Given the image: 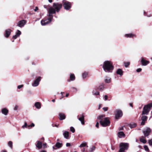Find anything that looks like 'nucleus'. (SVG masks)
Instances as JSON below:
<instances>
[{"mask_svg":"<svg viewBox=\"0 0 152 152\" xmlns=\"http://www.w3.org/2000/svg\"><path fill=\"white\" fill-rule=\"evenodd\" d=\"M23 86V85H20L18 86V88L19 89H20L21 88H22Z\"/></svg>","mask_w":152,"mask_h":152,"instance_id":"obj_46","label":"nucleus"},{"mask_svg":"<svg viewBox=\"0 0 152 152\" xmlns=\"http://www.w3.org/2000/svg\"><path fill=\"white\" fill-rule=\"evenodd\" d=\"M41 140H44V138L43 137H42V138H41Z\"/></svg>","mask_w":152,"mask_h":152,"instance_id":"obj_63","label":"nucleus"},{"mask_svg":"<svg viewBox=\"0 0 152 152\" xmlns=\"http://www.w3.org/2000/svg\"><path fill=\"white\" fill-rule=\"evenodd\" d=\"M70 130L72 133H74L75 132V129L72 126L70 127Z\"/></svg>","mask_w":152,"mask_h":152,"instance_id":"obj_37","label":"nucleus"},{"mask_svg":"<svg viewBox=\"0 0 152 152\" xmlns=\"http://www.w3.org/2000/svg\"><path fill=\"white\" fill-rule=\"evenodd\" d=\"M96 127L97 128H99V123L98 122H97L96 125Z\"/></svg>","mask_w":152,"mask_h":152,"instance_id":"obj_49","label":"nucleus"},{"mask_svg":"<svg viewBox=\"0 0 152 152\" xmlns=\"http://www.w3.org/2000/svg\"><path fill=\"white\" fill-rule=\"evenodd\" d=\"M53 127H54V126H56V127H58V125L55 124L54 125V126L53 125Z\"/></svg>","mask_w":152,"mask_h":152,"instance_id":"obj_55","label":"nucleus"},{"mask_svg":"<svg viewBox=\"0 0 152 152\" xmlns=\"http://www.w3.org/2000/svg\"><path fill=\"white\" fill-rule=\"evenodd\" d=\"M148 143L151 146H152V139L148 141Z\"/></svg>","mask_w":152,"mask_h":152,"instance_id":"obj_43","label":"nucleus"},{"mask_svg":"<svg viewBox=\"0 0 152 152\" xmlns=\"http://www.w3.org/2000/svg\"><path fill=\"white\" fill-rule=\"evenodd\" d=\"M122 112L121 110L118 109L116 110L115 118L116 119H119L120 117H122Z\"/></svg>","mask_w":152,"mask_h":152,"instance_id":"obj_7","label":"nucleus"},{"mask_svg":"<svg viewBox=\"0 0 152 152\" xmlns=\"http://www.w3.org/2000/svg\"><path fill=\"white\" fill-rule=\"evenodd\" d=\"M87 143L85 142H83L82 144H81L79 146L80 147H85L86 146Z\"/></svg>","mask_w":152,"mask_h":152,"instance_id":"obj_32","label":"nucleus"},{"mask_svg":"<svg viewBox=\"0 0 152 152\" xmlns=\"http://www.w3.org/2000/svg\"><path fill=\"white\" fill-rule=\"evenodd\" d=\"M88 75V73L87 72H84L82 74V77L83 78H86Z\"/></svg>","mask_w":152,"mask_h":152,"instance_id":"obj_34","label":"nucleus"},{"mask_svg":"<svg viewBox=\"0 0 152 152\" xmlns=\"http://www.w3.org/2000/svg\"><path fill=\"white\" fill-rule=\"evenodd\" d=\"M144 15L145 16H146L147 17H151L152 16V14L146 12L145 11L144 12Z\"/></svg>","mask_w":152,"mask_h":152,"instance_id":"obj_31","label":"nucleus"},{"mask_svg":"<svg viewBox=\"0 0 152 152\" xmlns=\"http://www.w3.org/2000/svg\"><path fill=\"white\" fill-rule=\"evenodd\" d=\"M52 102H55V99H53L52 100Z\"/></svg>","mask_w":152,"mask_h":152,"instance_id":"obj_61","label":"nucleus"},{"mask_svg":"<svg viewBox=\"0 0 152 152\" xmlns=\"http://www.w3.org/2000/svg\"><path fill=\"white\" fill-rule=\"evenodd\" d=\"M26 21L25 20L20 21L17 23V26L20 27H23L26 24Z\"/></svg>","mask_w":152,"mask_h":152,"instance_id":"obj_10","label":"nucleus"},{"mask_svg":"<svg viewBox=\"0 0 152 152\" xmlns=\"http://www.w3.org/2000/svg\"><path fill=\"white\" fill-rule=\"evenodd\" d=\"M104 115H102L98 118L99 120V123L103 127H106L110 125V122L108 118H104Z\"/></svg>","mask_w":152,"mask_h":152,"instance_id":"obj_3","label":"nucleus"},{"mask_svg":"<svg viewBox=\"0 0 152 152\" xmlns=\"http://www.w3.org/2000/svg\"><path fill=\"white\" fill-rule=\"evenodd\" d=\"M141 63L142 65L145 66L147 65L149 63V62L148 61L145 60L143 58H142L141 59Z\"/></svg>","mask_w":152,"mask_h":152,"instance_id":"obj_17","label":"nucleus"},{"mask_svg":"<svg viewBox=\"0 0 152 152\" xmlns=\"http://www.w3.org/2000/svg\"><path fill=\"white\" fill-rule=\"evenodd\" d=\"M123 71L121 69H118L116 71V74L119 75L120 77L123 75Z\"/></svg>","mask_w":152,"mask_h":152,"instance_id":"obj_13","label":"nucleus"},{"mask_svg":"<svg viewBox=\"0 0 152 152\" xmlns=\"http://www.w3.org/2000/svg\"><path fill=\"white\" fill-rule=\"evenodd\" d=\"M140 141L143 143H145L146 142V140L144 138H142L140 139Z\"/></svg>","mask_w":152,"mask_h":152,"instance_id":"obj_35","label":"nucleus"},{"mask_svg":"<svg viewBox=\"0 0 152 152\" xmlns=\"http://www.w3.org/2000/svg\"><path fill=\"white\" fill-rule=\"evenodd\" d=\"M44 148H45L46 147V143H45L43 145Z\"/></svg>","mask_w":152,"mask_h":152,"instance_id":"obj_52","label":"nucleus"},{"mask_svg":"<svg viewBox=\"0 0 152 152\" xmlns=\"http://www.w3.org/2000/svg\"><path fill=\"white\" fill-rule=\"evenodd\" d=\"M41 80V77H39L37 78L32 83V85L34 87H36L38 86L39 82Z\"/></svg>","mask_w":152,"mask_h":152,"instance_id":"obj_9","label":"nucleus"},{"mask_svg":"<svg viewBox=\"0 0 152 152\" xmlns=\"http://www.w3.org/2000/svg\"><path fill=\"white\" fill-rule=\"evenodd\" d=\"M144 148L145 151H149V148L148 147V146L147 145H145L144 147Z\"/></svg>","mask_w":152,"mask_h":152,"instance_id":"obj_38","label":"nucleus"},{"mask_svg":"<svg viewBox=\"0 0 152 152\" xmlns=\"http://www.w3.org/2000/svg\"><path fill=\"white\" fill-rule=\"evenodd\" d=\"M1 113L3 114L6 115L8 113V110L6 108H3L1 110Z\"/></svg>","mask_w":152,"mask_h":152,"instance_id":"obj_19","label":"nucleus"},{"mask_svg":"<svg viewBox=\"0 0 152 152\" xmlns=\"http://www.w3.org/2000/svg\"><path fill=\"white\" fill-rule=\"evenodd\" d=\"M152 107V103H150L145 105L143 107L142 111V115H147Z\"/></svg>","mask_w":152,"mask_h":152,"instance_id":"obj_6","label":"nucleus"},{"mask_svg":"<svg viewBox=\"0 0 152 152\" xmlns=\"http://www.w3.org/2000/svg\"><path fill=\"white\" fill-rule=\"evenodd\" d=\"M36 147L39 149H41L42 147V143L39 141H37L35 144Z\"/></svg>","mask_w":152,"mask_h":152,"instance_id":"obj_12","label":"nucleus"},{"mask_svg":"<svg viewBox=\"0 0 152 152\" xmlns=\"http://www.w3.org/2000/svg\"><path fill=\"white\" fill-rule=\"evenodd\" d=\"M63 135L64 137L66 139H69V132L66 131H65L63 133Z\"/></svg>","mask_w":152,"mask_h":152,"instance_id":"obj_20","label":"nucleus"},{"mask_svg":"<svg viewBox=\"0 0 152 152\" xmlns=\"http://www.w3.org/2000/svg\"><path fill=\"white\" fill-rule=\"evenodd\" d=\"M104 88V85L103 83H102L97 88L100 91H102Z\"/></svg>","mask_w":152,"mask_h":152,"instance_id":"obj_29","label":"nucleus"},{"mask_svg":"<svg viewBox=\"0 0 152 152\" xmlns=\"http://www.w3.org/2000/svg\"><path fill=\"white\" fill-rule=\"evenodd\" d=\"M62 146V144L61 143H59V142H57L56 145L55 146H53V149H56V148H55V147H56L57 148H59L61 147Z\"/></svg>","mask_w":152,"mask_h":152,"instance_id":"obj_21","label":"nucleus"},{"mask_svg":"<svg viewBox=\"0 0 152 152\" xmlns=\"http://www.w3.org/2000/svg\"><path fill=\"white\" fill-rule=\"evenodd\" d=\"M151 131V130L150 128H147L145 130L143 131V133L145 136H147L149 135Z\"/></svg>","mask_w":152,"mask_h":152,"instance_id":"obj_11","label":"nucleus"},{"mask_svg":"<svg viewBox=\"0 0 152 152\" xmlns=\"http://www.w3.org/2000/svg\"><path fill=\"white\" fill-rule=\"evenodd\" d=\"M64 93V92H61V93L62 96V98H63L64 97V96L63 95V94Z\"/></svg>","mask_w":152,"mask_h":152,"instance_id":"obj_56","label":"nucleus"},{"mask_svg":"<svg viewBox=\"0 0 152 152\" xmlns=\"http://www.w3.org/2000/svg\"><path fill=\"white\" fill-rule=\"evenodd\" d=\"M11 33V30L8 29L6 30L5 33V36L6 37H8L10 35Z\"/></svg>","mask_w":152,"mask_h":152,"instance_id":"obj_22","label":"nucleus"},{"mask_svg":"<svg viewBox=\"0 0 152 152\" xmlns=\"http://www.w3.org/2000/svg\"><path fill=\"white\" fill-rule=\"evenodd\" d=\"M129 144L127 143L122 142L119 145L120 149L119 152H125V150L128 149Z\"/></svg>","mask_w":152,"mask_h":152,"instance_id":"obj_5","label":"nucleus"},{"mask_svg":"<svg viewBox=\"0 0 152 152\" xmlns=\"http://www.w3.org/2000/svg\"><path fill=\"white\" fill-rule=\"evenodd\" d=\"M79 115L77 116V117L78 118V120L80 121L81 122V123L82 125H84L85 124V122L84 121V116L82 115L79 118Z\"/></svg>","mask_w":152,"mask_h":152,"instance_id":"obj_15","label":"nucleus"},{"mask_svg":"<svg viewBox=\"0 0 152 152\" xmlns=\"http://www.w3.org/2000/svg\"><path fill=\"white\" fill-rule=\"evenodd\" d=\"M53 7H50L48 11H49L51 8H52L55 11V14L56 12H58L61 8L62 5L61 4L58 3H54L53 4Z\"/></svg>","mask_w":152,"mask_h":152,"instance_id":"obj_4","label":"nucleus"},{"mask_svg":"<svg viewBox=\"0 0 152 152\" xmlns=\"http://www.w3.org/2000/svg\"><path fill=\"white\" fill-rule=\"evenodd\" d=\"M71 145L70 143H67L66 144V147H69Z\"/></svg>","mask_w":152,"mask_h":152,"instance_id":"obj_50","label":"nucleus"},{"mask_svg":"<svg viewBox=\"0 0 152 152\" xmlns=\"http://www.w3.org/2000/svg\"><path fill=\"white\" fill-rule=\"evenodd\" d=\"M8 146L11 148H12V143L11 141H10L8 142Z\"/></svg>","mask_w":152,"mask_h":152,"instance_id":"obj_33","label":"nucleus"},{"mask_svg":"<svg viewBox=\"0 0 152 152\" xmlns=\"http://www.w3.org/2000/svg\"><path fill=\"white\" fill-rule=\"evenodd\" d=\"M102 67L104 71L106 72H112L114 69L112 62L109 61L104 62Z\"/></svg>","mask_w":152,"mask_h":152,"instance_id":"obj_2","label":"nucleus"},{"mask_svg":"<svg viewBox=\"0 0 152 152\" xmlns=\"http://www.w3.org/2000/svg\"><path fill=\"white\" fill-rule=\"evenodd\" d=\"M147 119V117L146 116H142L141 118V120L142 122L141 123V125H144L145 124V121Z\"/></svg>","mask_w":152,"mask_h":152,"instance_id":"obj_14","label":"nucleus"},{"mask_svg":"<svg viewBox=\"0 0 152 152\" xmlns=\"http://www.w3.org/2000/svg\"><path fill=\"white\" fill-rule=\"evenodd\" d=\"M18 106L17 105H16L14 107V109L15 110H18Z\"/></svg>","mask_w":152,"mask_h":152,"instance_id":"obj_48","label":"nucleus"},{"mask_svg":"<svg viewBox=\"0 0 152 152\" xmlns=\"http://www.w3.org/2000/svg\"><path fill=\"white\" fill-rule=\"evenodd\" d=\"M41 152H46V151H41Z\"/></svg>","mask_w":152,"mask_h":152,"instance_id":"obj_62","label":"nucleus"},{"mask_svg":"<svg viewBox=\"0 0 152 152\" xmlns=\"http://www.w3.org/2000/svg\"><path fill=\"white\" fill-rule=\"evenodd\" d=\"M38 10V8L37 7H35V9H34V11H35V12H36V11H37V10Z\"/></svg>","mask_w":152,"mask_h":152,"instance_id":"obj_51","label":"nucleus"},{"mask_svg":"<svg viewBox=\"0 0 152 152\" xmlns=\"http://www.w3.org/2000/svg\"><path fill=\"white\" fill-rule=\"evenodd\" d=\"M107 98H108V96L107 95H105L104 96V100L105 101L107 100Z\"/></svg>","mask_w":152,"mask_h":152,"instance_id":"obj_45","label":"nucleus"},{"mask_svg":"<svg viewBox=\"0 0 152 152\" xmlns=\"http://www.w3.org/2000/svg\"><path fill=\"white\" fill-rule=\"evenodd\" d=\"M71 89L72 90V91L73 92H75L77 91V89L74 87H72L71 88Z\"/></svg>","mask_w":152,"mask_h":152,"instance_id":"obj_42","label":"nucleus"},{"mask_svg":"<svg viewBox=\"0 0 152 152\" xmlns=\"http://www.w3.org/2000/svg\"><path fill=\"white\" fill-rule=\"evenodd\" d=\"M119 130H123V128L122 127H121L120 128H119Z\"/></svg>","mask_w":152,"mask_h":152,"instance_id":"obj_54","label":"nucleus"},{"mask_svg":"<svg viewBox=\"0 0 152 152\" xmlns=\"http://www.w3.org/2000/svg\"><path fill=\"white\" fill-rule=\"evenodd\" d=\"M1 152H7V151L5 150H3Z\"/></svg>","mask_w":152,"mask_h":152,"instance_id":"obj_60","label":"nucleus"},{"mask_svg":"<svg viewBox=\"0 0 152 152\" xmlns=\"http://www.w3.org/2000/svg\"><path fill=\"white\" fill-rule=\"evenodd\" d=\"M59 119L60 120H64L66 116L64 113H60L59 115Z\"/></svg>","mask_w":152,"mask_h":152,"instance_id":"obj_25","label":"nucleus"},{"mask_svg":"<svg viewBox=\"0 0 152 152\" xmlns=\"http://www.w3.org/2000/svg\"><path fill=\"white\" fill-rule=\"evenodd\" d=\"M118 136L120 138H121L125 137V135L123 132H119L118 133Z\"/></svg>","mask_w":152,"mask_h":152,"instance_id":"obj_26","label":"nucleus"},{"mask_svg":"<svg viewBox=\"0 0 152 152\" xmlns=\"http://www.w3.org/2000/svg\"><path fill=\"white\" fill-rule=\"evenodd\" d=\"M129 64H130V63H129V62H125L124 63V65L126 67H128L129 66Z\"/></svg>","mask_w":152,"mask_h":152,"instance_id":"obj_36","label":"nucleus"},{"mask_svg":"<svg viewBox=\"0 0 152 152\" xmlns=\"http://www.w3.org/2000/svg\"><path fill=\"white\" fill-rule=\"evenodd\" d=\"M129 105H130V106L131 107H133V106H132V103H130V104H129Z\"/></svg>","mask_w":152,"mask_h":152,"instance_id":"obj_57","label":"nucleus"},{"mask_svg":"<svg viewBox=\"0 0 152 152\" xmlns=\"http://www.w3.org/2000/svg\"><path fill=\"white\" fill-rule=\"evenodd\" d=\"M70 80L73 81L75 79V77L74 74H71L70 75Z\"/></svg>","mask_w":152,"mask_h":152,"instance_id":"obj_30","label":"nucleus"},{"mask_svg":"<svg viewBox=\"0 0 152 152\" xmlns=\"http://www.w3.org/2000/svg\"><path fill=\"white\" fill-rule=\"evenodd\" d=\"M48 6H47V5H45L44 6V8H45V9H48Z\"/></svg>","mask_w":152,"mask_h":152,"instance_id":"obj_53","label":"nucleus"},{"mask_svg":"<svg viewBox=\"0 0 152 152\" xmlns=\"http://www.w3.org/2000/svg\"><path fill=\"white\" fill-rule=\"evenodd\" d=\"M95 147L94 146H93L91 148V149H90V151L91 152H92L94 151L95 149Z\"/></svg>","mask_w":152,"mask_h":152,"instance_id":"obj_39","label":"nucleus"},{"mask_svg":"<svg viewBox=\"0 0 152 152\" xmlns=\"http://www.w3.org/2000/svg\"><path fill=\"white\" fill-rule=\"evenodd\" d=\"M21 34V32L19 30H17V32L16 33L15 35L13 36V38L14 39H16L18 37H19Z\"/></svg>","mask_w":152,"mask_h":152,"instance_id":"obj_18","label":"nucleus"},{"mask_svg":"<svg viewBox=\"0 0 152 152\" xmlns=\"http://www.w3.org/2000/svg\"><path fill=\"white\" fill-rule=\"evenodd\" d=\"M48 14L47 16L48 17V18L46 19H43L41 20V23L42 26H45L49 23L52 21L53 16V14H55V11L52 8H51L48 11Z\"/></svg>","mask_w":152,"mask_h":152,"instance_id":"obj_1","label":"nucleus"},{"mask_svg":"<svg viewBox=\"0 0 152 152\" xmlns=\"http://www.w3.org/2000/svg\"><path fill=\"white\" fill-rule=\"evenodd\" d=\"M27 124L26 122H25L24 125L22 126V128L23 129H24L25 128H26L27 127Z\"/></svg>","mask_w":152,"mask_h":152,"instance_id":"obj_41","label":"nucleus"},{"mask_svg":"<svg viewBox=\"0 0 152 152\" xmlns=\"http://www.w3.org/2000/svg\"><path fill=\"white\" fill-rule=\"evenodd\" d=\"M100 108H101V107H100V105H99V109H100Z\"/></svg>","mask_w":152,"mask_h":152,"instance_id":"obj_64","label":"nucleus"},{"mask_svg":"<svg viewBox=\"0 0 152 152\" xmlns=\"http://www.w3.org/2000/svg\"><path fill=\"white\" fill-rule=\"evenodd\" d=\"M34 123H32L31 125H28L27 126V127L28 128H29V127H34Z\"/></svg>","mask_w":152,"mask_h":152,"instance_id":"obj_40","label":"nucleus"},{"mask_svg":"<svg viewBox=\"0 0 152 152\" xmlns=\"http://www.w3.org/2000/svg\"><path fill=\"white\" fill-rule=\"evenodd\" d=\"M141 70L142 69L141 68H138L136 70V71L137 72H141Z\"/></svg>","mask_w":152,"mask_h":152,"instance_id":"obj_47","label":"nucleus"},{"mask_svg":"<svg viewBox=\"0 0 152 152\" xmlns=\"http://www.w3.org/2000/svg\"><path fill=\"white\" fill-rule=\"evenodd\" d=\"M48 1L50 2V3H51L52 2V0H48Z\"/></svg>","mask_w":152,"mask_h":152,"instance_id":"obj_59","label":"nucleus"},{"mask_svg":"<svg viewBox=\"0 0 152 152\" xmlns=\"http://www.w3.org/2000/svg\"><path fill=\"white\" fill-rule=\"evenodd\" d=\"M125 36L127 38H132L134 37H136V35L135 34L132 33L126 34Z\"/></svg>","mask_w":152,"mask_h":152,"instance_id":"obj_24","label":"nucleus"},{"mask_svg":"<svg viewBox=\"0 0 152 152\" xmlns=\"http://www.w3.org/2000/svg\"><path fill=\"white\" fill-rule=\"evenodd\" d=\"M35 107L37 109H39L41 108V104L39 102H36L34 104Z\"/></svg>","mask_w":152,"mask_h":152,"instance_id":"obj_27","label":"nucleus"},{"mask_svg":"<svg viewBox=\"0 0 152 152\" xmlns=\"http://www.w3.org/2000/svg\"><path fill=\"white\" fill-rule=\"evenodd\" d=\"M129 126L131 129H132L135 127L137 126V125L135 123H132L129 125Z\"/></svg>","mask_w":152,"mask_h":152,"instance_id":"obj_28","label":"nucleus"},{"mask_svg":"<svg viewBox=\"0 0 152 152\" xmlns=\"http://www.w3.org/2000/svg\"><path fill=\"white\" fill-rule=\"evenodd\" d=\"M92 94L94 96L99 95V92L96 90V88L94 89L92 91Z\"/></svg>","mask_w":152,"mask_h":152,"instance_id":"obj_23","label":"nucleus"},{"mask_svg":"<svg viewBox=\"0 0 152 152\" xmlns=\"http://www.w3.org/2000/svg\"><path fill=\"white\" fill-rule=\"evenodd\" d=\"M103 109L104 110V111H107L108 110V107H104L103 108Z\"/></svg>","mask_w":152,"mask_h":152,"instance_id":"obj_44","label":"nucleus"},{"mask_svg":"<svg viewBox=\"0 0 152 152\" xmlns=\"http://www.w3.org/2000/svg\"><path fill=\"white\" fill-rule=\"evenodd\" d=\"M69 95V94L68 93H67L66 95V97H67Z\"/></svg>","mask_w":152,"mask_h":152,"instance_id":"obj_58","label":"nucleus"},{"mask_svg":"<svg viewBox=\"0 0 152 152\" xmlns=\"http://www.w3.org/2000/svg\"><path fill=\"white\" fill-rule=\"evenodd\" d=\"M104 82L107 83H109L111 82V78L109 77L106 76L104 79Z\"/></svg>","mask_w":152,"mask_h":152,"instance_id":"obj_16","label":"nucleus"},{"mask_svg":"<svg viewBox=\"0 0 152 152\" xmlns=\"http://www.w3.org/2000/svg\"><path fill=\"white\" fill-rule=\"evenodd\" d=\"M63 6L65 9L69 10L71 7V4L68 1H65L64 3Z\"/></svg>","mask_w":152,"mask_h":152,"instance_id":"obj_8","label":"nucleus"}]
</instances>
